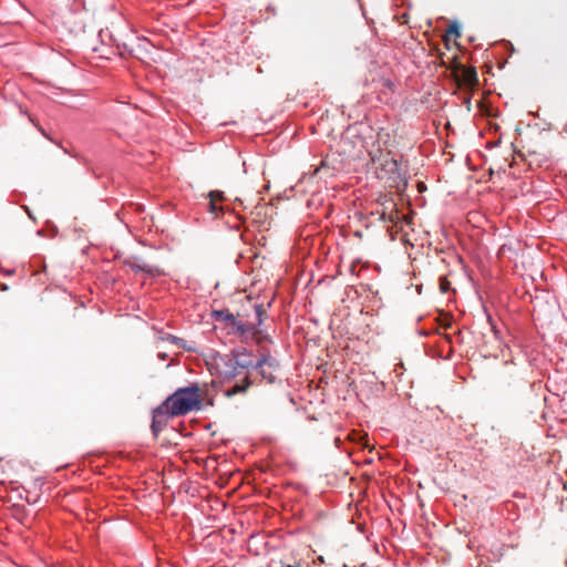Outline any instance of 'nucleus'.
I'll return each instance as SVG.
<instances>
[{"instance_id": "f257e3e1", "label": "nucleus", "mask_w": 567, "mask_h": 567, "mask_svg": "<svg viewBox=\"0 0 567 567\" xmlns=\"http://www.w3.org/2000/svg\"><path fill=\"white\" fill-rule=\"evenodd\" d=\"M171 415H185L202 406L200 389L197 384L179 388L171 394L163 403Z\"/></svg>"}, {"instance_id": "f03ea898", "label": "nucleus", "mask_w": 567, "mask_h": 567, "mask_svg": "<svg viewBox=\"0 0 567 567\" xmlns=\"http://www.w3.org/2000/svg\"><path fill=\"white\" fill-rule=\"evenodd\" d=\"M254 365L251 354L243 350H234L225 362V369L220 372L224 379L230 380L241 373L243 370Z\"/></svg>"}, {"instance_id": "7ed1b4c3", "label": "nucleus", "mask_w": 567, "mask_h": 567, "mask_svg": "<svg viewBox=\"0 0 567 567\" xmlns=\"http://www.w3.org/2000/svg\"><path fill=\"white\" fill-rule=\"evenodd\" d=\"M381 178H386L391 187H399L400 184H405V169L402 164L394 157L386 154L380 163Z\"/></svg>"}, {"instance_id": "20e7f679", "label": "nucleus", "mask_w": 567, "mask_h": 567, "mask_svg": "<svg viewBox=\"0 0 567 567\" xmlns=\"http://www.w3.org/2000/svg\"><path fill=\"white\" fill-rule=\"evenodd\" d=\"M255 311L257 316V323L245 322L237 318V320L231 326L234 332L240 336L244 340L257 339L260 334L258 326L262 323V317L266 315V311L262 305H256Z\"/></svg>"}, {"instance_id": "39448f33", "label": "nucleus", "mask_w": 567, "mask_h": 567, "mask_svg": "<svg viewBox=\"0 0 567 567\" xmlns=\"http://www.w3.org/2000/svg\"><path fill=\"white\" fill-rule=\"evenodd\" d=\"M455 82L460 87L474 89L478 85L477 72L474 66L466 68L465 65L455 62L451 66Z\"/></svg>"}, {"instance_id": "423d86ee", "label": "nucleus", "mask_w": 567, "mask_h": 567, "mask_svg": "<svg viewBox=\"0 0 567 567\" xmlns=\"http://www.w3.org/2000/svg\"><path fill=\"white\" fill-rule=\"evenodd\" d=\"M174 417L171 415L169 411L163 406V404L158 405L153 411V420H152V432L154 436H158V434L167 426L169 419Z\"/></svg>"}, {"instance_id": "0eeeda50", "label": "nucleus", "mask_w": 567, "mask_h": 567, "mask_svg": "<svg viewBox=\"0 0 567 567\" xmlns=\"http://www.w3.org/2000/svg\"><path fill=\"white\" fill-rule=\"evenodd\" d=\"M276 367V360L268 354L262 355V358L256 363V369L259 370V374L268 382H274V369Z\"/></svg>"}, {"instance_id": "6e6552de", "label": "nucleus", "mask_w": 567, "mask_h": 567, "mask_svg": "<svg viewBox=\"0 0 567 567\" xmlns=\"http://www.w3.org/2000/svg\"><path fill=\"white\" fill-rule=\"evenodd\" d=\"M251 381L248 375H246L239 383H236L234 386L227 389L225 391V395L230 398L240 393H245L250 386Z\"/></svg>"}, {"instance_id": "1a4fd4ad", "label": "nucleus", "mask_w": 567, "mask_h": 567, "mask_svg": "<svg viewBox=\"0 0 567 567\" xmlns=\"http://www.w3.org/2000/svg\"><path fill=\"white\" fill-rule=\"evenodd\" d=\"M127 266L133 271H143L150 276H156L159 274V270L156 266L147 265L145 262L127 261Z\"/></svg>"}, {"instance_id": "9d476101", "label": "nucleus", "mask_w": 567, "mask_h": 567, "mask_svg": "<svg viewBox=\"0 0 567 567\" xmlns=\"http://www.w3.org/2000/svg\"><path fill=\"white\" fill-rule=\"evenodd\" d=\"M214 317L216 320L224 321L229 327H231L234 322L237 320V318L240 317V315L238 313L237 316H235L229 310H219L214 312Z\"/></svg>"}, {"instance_id": "9b49d317", "label": "nucleus", "mask_w": 567, "mask_h": 567, "mask_svg": "<svg viewBox=\"0 0 567 567\" xmlns=\"http://www.w3.org/2000/svg\"><path fill=\"white\" fill-rule=\"evenodd\" d=\"M527 156L529 157V164L536 162L538 165L548 157L544 147L539 150H527Z\"/></svg>"}, {"instance_id": "f8f14e48", "label": "nucleus", "mask_w": 567, "mask_h": 567, "mask_svg": "<svg viewBox=\"0 0 567 567\" xmlns=\"http://www.w3.org/2000/svg\"><path fill=\"white\" fill-rule=\"evenodd\" d=\"M400 218L399 212L392 209L390 213H385L384 210L380 215V219L383 221L396 223Z\"/></svg>"}, {"instance_id": "ddd939ff", "label": "nucleus", "mask_w": 567, "mask_h": 567, "mask_svg": "<svg viewBox=\"0 0 567 567\" xmlns=\"http://www.w3.org/2000/svg\"><path fill=\"white\" fill-rule=\"evenodd\" d=\"M449 35H453L455 38H460L461 37V30H460V27H458V24L456 22H452L449 25V28L446 30V35L444 37V41L445 42L449 41V39H447Z\"/></svg>"}, {"instance_id": "4468645a", "label": "nucleus", "mask_w": 567, "mask_h": 567, "mask_svg": "<svg viewBox=\"0 0 567 567\" xmlns=\"http://www.w3.org/2000/svg\"><path fill=\"white\" fill-rule=\"evenodd\" d=\"M451 289V282L446 277L440 278V290L442 293H446Z\"/></svg>"}, {"instance_id": "2eb2a0df", "label": "nucleus", "mask_w": 567, "mask_h": 567, "mask_svg": "<svg viewBox=\"0 0 567 567\" xmlns=\"http://www.w3.org/2000/svg\"><path fill=\"white\" fill-rule=\"evenodd\" d=\"M168 340H171L172 343L176 344L177 347L179 348H184V349H187V350H193L192 348H187L185 344H184V340L178 338V337H175V336H169Z\"/></svg>"}, {"instance_id": "dca6fc26", "label": "nucleus", "mask_w": 567, "mask_h": 567, "mask_svg": "<svg viewBox=\"0 0 567 567\" xmlns=\"http://www.w3.org/2000/svg\"><path fill=\"white\" fill-rule=\"evenodd\" d=\"M209 199H212V200H216V202H221V200H224V199H225V197H224V193H223V192H220V190H212V192L209 193Z\"/></svg>"}, {"instance_id": "f3484780", "label": "nucleus", "mask_w": 567, "mask_h": 567, "mask_svg": "<svg viewBox=\"0 0 567 567\" xmlns=\"http://www.w3.org/2000/svg\"><path fill=\"white\" fill-rule=\"evenodd\" d=\"M216 200H209V209L213 214H217L218 210H221V207H218Z\"/></svg>"}, {"instance_id": "a211bd4d", "label": "nucleus", "mask_w": 567, "mask_h": 567, "mask_svg": "<svg viewBox=\"0 0 567 567\" xmlns=\"http://www.w3.org/2000/svg\"><path fill=\"white\" fill-rule=\"evenodd\" d=\"M268 567H285V566L277 564V563H272ZM286 567H300V566H299V564H296V565H288Z\"/></svg>"}, {"instance_id": "6ab92c4d", "label": "nucleus", "mask_w": 567, "mask_h": 567, "mask_svg": "<svg viewBox=\"0 0 567 567\" xmlns=\"http://www.w3.org/2000/svg\"><path fill=\"white\" fill-rule=\"evenodd\" d=\"M25 210H27V213H28L29 217H30V218H32V219H34V217H33V213H30V210H29L28 208H27Z\"/></svg>"}, {"instance_id": "aec40b11", "label": "nucleus", "mask_w": 567, "mask_h": 567, "mask_svg": "<svg viewBox=\"0 0 567 567\" xmlns=\"http://www.w3.org/2000/svg\"><path fill=\"white\" fill-rule=\"evenodd\" d=\"M506 386H507L508 389L513 390V389H512V388H513V384H512L509 381H508V382H506Z\"/></svg>"}]
</instances>
